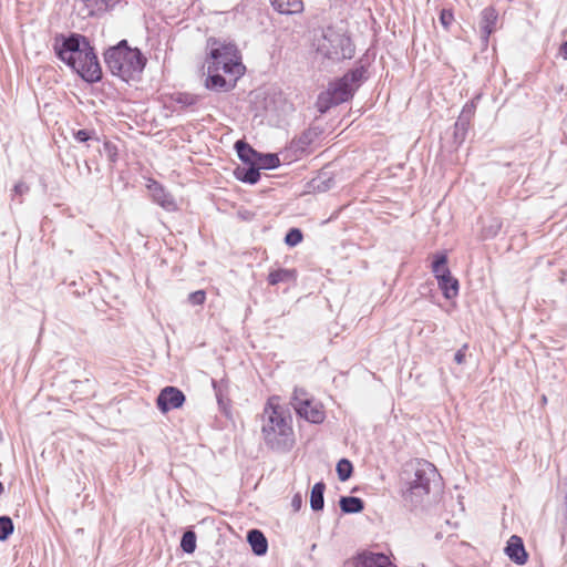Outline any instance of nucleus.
Wrapping results in <instances>:
<instances>
[{"label": "nucleus", "mask_w": 567, "mask_h": 567, "mask_svg": "<svg viewBox=\"0 0 567 567\" xmlns=\"http://www.w3.org/2000/svg\"><path fill=\"white\" fill-rule=\"evenodd\" d=\"M442 478L436 467L421 458L406 462L399 475L403 506L415 513L429 511L439 502Z\"/></svg>", "instance_id": "obj_1"}, {"label": "nucleus", "mask_w": 567, "mask_h": 567, "mask_svg": "<svg viewBox=\"0 0 567 567\" xmlns=\"http://www.w3.org/2000/svg\"><path fill=\"white\" fill-rule=\"evenodd\" d=\"M52 47L56 58L84 82L93 84L102 80V68L87 37L76 32L56 33Z\"/></svg>", "instance_id": "obj_2"}, {"label": "nucleus", "mask_w": 567, "mask_h": 567, "mask_svg": "<svg viewBox=\"0 0 567 567\" xmlns=\"http://www.w3.org/2000/svg\"><path fill=\"white\" fill-rule=\"evenodd\" d=\"M290 411L278 403V398H269L262 413L261 434L266 445L277 452L289 451L293 443Z\"/></svg>", "instance_id": "obj_3"}, {"label": "nucleus", "mask_w": 567, "mask_h": 567, "mask_svg": "<svg viewBox=\"0 0 567 567\" xmlns=\"http://www.w3.org/2000/svg\"><path fill=\"white\" fill-rule=\"evenodd\" d=\"M104 62L113 75L128 82L143 72L147 60L140 49L131 48L126 40H121L105 51Z\"/></svg>", "instance_id": "obj_4"}, {"label": "nucleus", "mask_w": 567, "mask_h": 567, "mask_svg": "<svg viewBox=\"0 0 567 567\" xmlns=\"http://www.w3.org/2000/svg\"><path fill=\"white\" fill-rule=\"evenodd\" d=\"M207 49L209 51L207 65H214L223 70L225 74L234 76V81H237L244 74L245 66L234 43L209 38Z\"/></svg>", "instance_id": "obj_5"}, {"label": "nucleus", "mask_w": 567, "mask_h": 567, "mask_svg": "<svg viewBox=\"0 0 567 567\" xmlns=\"http://www.w3.org/2000/svg\"><path fill=\"white\" fill-rule=\"evenodd\" d=\"M354 51L355 48L350 37L333 28L324 30L317 44V53L332 62L352 59Z\"/></svg>", "instance_id": "obj_6"}, {"label": "nucleus", "mask_w": 567, "mask_h": 567, "mask_svg": "<svg viewBox=\"0 0 567 567\" xmlns=\"http://www.w3.org/2000/svg\"><path fill=\"white\" fill-rule=\"evenodd\" d=\"M291 405L299 417L310 423L321 424L324 421L323 406L319 403H313L302 389H295Z\"/></svg>", "instance_id": "obj_7"}, {"label": "nucleus", "mask_w": 567, "mask_h": 567, "mask_svg": "<svg viewBox=\"0 0 567 567\" xmlns=\"http://www.w3.org/2000/svg\"><path fill=\"white\" fill-rule=\"evenodd\" d=\"M186 396L182 390L176 386H165L156 398V406L162 413L179 409L184 405Z\"/></svg>", "instance_id": "obj_8"}, {"label": "nucleus", "mask_w": 567, "mask_h": 567, "mask_svg": "<svg viewBox=\"0 0 567 567\" xmlns=\"http://www.w3.org/2000/svg\"><path fill=\"white\" fill-rule=\"evenodd\" d=\"M353 567H390V556L381 551L361 550L352 558Z\"/></svg>", "instance_id": "obj_9"}, {"label": "nucleus", "mask_w": 567, "mask_h": 567, "mask_svg": "<svg viewBox=\"0 0 567 567\" xmlns=\"http://www.w3.org/2000/svg\"><path fill=\"white\" fill-rule=\"evenodd\" d=\"M220 71L221 70L214 65H207V78L205 80L206 89L216 92H228L235 86L236 81H234V76L227 81L225 76L220 74Z\"/></svg>", "instance_id": "obj_10"}, {"label": "nucleus", "mask_w": 567, "mask_h": 567, "mask_svg": "<svg viewBox=\"0 0 567 567\" xmlns=\"http://www.w3.org/2000/svg\"><path fill=\"white\" fill-rule=\"evenodd\" d=\"M147 188L151 193L154 203L166 209L173 212L176 209V203L174 197L166 192L164 186L155 179H150Z\"/></svg>", "instance_id": "obj_11"}, {"label": "nucleus", "mask_w": 567, "mask_h": 567, "mask_svg": "<svg viewBox=\"0 0 567 567\" xmlns=\"http://www.w3.org/2000/svg\"><path fill=\"white\" fill-rule=\"evenodd\" d=\"M497 20H498V13L494 7H486L481 12L480 29H481V39H482L484 47H487L489 35L496 31Z\"/></svg>", "instance_id": "obj_12"}, {"label": "nucleus", "mask_w": 567, "mask_h": 567, "mask_svg": "<svg viewBox=\"0 0 567 567\" xmlns=\"http://www.w3.org/2000/svg\"><path fill=\"white\" fill-rule=\"evenodd\" d=\"M474 103H466L454 125V141L458 144L463 143L470 127L471 121L474 116Z\"/></svg>", "instance_id": "obj_13"}, {"label": "nucleus", "mask_w": 567, "mask_h": 567, "mask_svg": "<svg viewBox=\"0 0 567 567\" xmlns=\"http://www.w3.org/2000/svg\"><path fill=\"white\" fill-rule=\"evenodd\" d=\"M504 551L508 558L517 565H525L527 563L528 554L525 549L523 539L517 535L509 537Z\"/></svg>", "instance_id": "obj_14"}, {"label": "nucleus", "mask_w": 567, "mask_h": 567, "mask_svg": "<svg viewBox=\"0 0 567 567\" xmlns=\"http://www.w3.org/2000/svg\"><path fill=\"white\" fill-rule=\"evenodd\" d=\"M247 542L256 556H264L268 551V540L265 534L257 528L247 532Z\"/></svg>", "instance_id": "obj_15"}, {"label": "nucleus", "mask_w": 567, "mask_h": 567, "mask_svg": "<svg viewBox=\"0 0 567 567\" xmlns=\"http://www.w3.org/2000/svg\"><path fill=\"white\" fill-rule=\"evenodd\" d=\"M235 150L237 152L238 158L243 162L244 165H256L257 164V158L259 157V152L256 151L246 141H244V140L236 141Z\"/></svg>", "instance_id": "obj_16"}, {"label": "nucleus", "mask_w": 567, "mask_h": 567, "mask_svg": "<svg viewBox=\"0 0 567 567\" xmlns=\"http://www.w3.org/2000/svg\"><path fill=\"white\" fill-rule=\"evenodd\" d=\"M121 0H83L87 16L100 17L113 9Z\"/></svg>", "instance_id": "obj_17"}, {"label": "nucleus", "mask_w": 567, "mask_h": 567, "mask_svg": "<svg viewBox=\"0 0 567 567\" xmlns=\"http://www.w3.org/2000/svg\"><path fill=\"white\" fill-rule=\"evenodd\" d=\"M328 93L331 94L332 97H336L337 102L344 103L352 99L354 94V90L349 86L342 79H339L334 83H331Z\"/></svg>", "instance_id": "obj_18"}, {"label": "nucleus", "mask_w": 567, "mask_h": 567, "mask_svg": "<svg viewBox=\"0 0 567 567\" xmlns=\"http://www.w3.org/2000/svg\"><path fill=\"white\" fill-rule=\"evenodd\" d=\"M235 177L246 184L255 185L260 179V171L257 165L237 166L234 171Z\"/></svg>", "instance_id": "obj_19"}, {"label": "nucleus", "mask_w": 567, "mask_h": 567, "mask_svg": "<svg viewBox=\"0 0 567 567\" xmlns=\"http://www.w3.org/2000/svg\"><path fill=\"white\" fill-rule=\"evenodd\" d=\"M297 270L287 268H277L268 274L267 281L270 286H277L279 284H288L296 281Z\"/></svg>", "instance_id": "obj_20"}, {"label": "nucleus", "mask_w": 567, "mask_h": 567, "mask_svg": "<svg viewBox=\"0 0 567 567\" xmlns=\"http://www.w3.org/2000/svg\"><path fill=\"white\" fill-rule=\"evenodd\" d=\"M212 386L215 392V396L219 405V409L227 414V409L229 406V399L227 398L228 382L225 380L217 381L213 379Z\"/></svg>", "instance_id": "obj_21"}, {"label": "nucleus", "mask_w": 567, "mask_h": 567, "mask_svg": "<svg viewBox=\"0 0 567 567\" xmlns=\"http://www.w3.org/2000/svg\"><path fill=\"white\" fill-rule=\"evenodd\" d=\"M272 8L281 14H293L301 12L303 3L301 0H269Z\"/></svg>", "instance_id": "obj_22"}, {"label": "nucleus", "mask_w": 567, "mask_h": 567, "mask_svg": "<svg viewBox=\"0 0 567 567\" xmlns=\"http://www.w3.org/2000/svg\"><path fill=\"white\" fill-rule=\"evenodd\" d=\"M339 506L343 514H358L364 509V502L357 496H341Z\"/></svg>", "instance_id": "obj_23"}, {"label": "nucleus", "mask_w": 567, "mask_h": 567, "mask_svg": "<svg viewBox=\"0 0 567 567\" xmlns=\"http://www.w3.org/2000/svg\"><path fill=\"white\" fill-rule=\"evenodd\" d=\"M324 491L326 484L320 481L317 482L310 492V507L313 512H320L324 507Z\"/></svg>", "instance_id": "obj_24"}, {"label": "nucleus", "mask_w": 567, "mask_h": 567, "mask_svg": "<svg viewBox=\"0 0 567 567\" xmlns=\"http://www.w3.org/2000/svg\"><path fill=\"white\" fill-rule=\"evenodd\" d=\"M365 73L367 69L361 64L349 70L341 79L355 92L361 85L362 81L365 79Z\"/></svg>", "instance_id": "obj_25"}, {"label": "nucleus", "mask_w": 567, "mask_h": 567, "mask_svg": "<svg viewBox=\"0 0 567 567\" xmlns=\"http://www.w3.org/2000/svg\"><path fill=\"white\" fill-rule=\"evenodd\" d=\"M439 287L446 299H452L458 293V281L452 275L437 279Z\"/></svg>", "instance_id": "obj_26"}, {"label": "nucleus", "mask_w": 567, "mask_h": 567, "mask_svg": "<svg viewBox=\"0 0 567 567\" xmlns=\"http://www.w3.org/2000/svg\"><path fill=\"white\" fill-rule=\"evenodd\" d=\"M432 272L436 279L451 276V271L447 267V257L445 254L435 255L432 262Z\"/></svg>", "instance_id": "obj_27"}, {"label": "nucleus", "mask_w": 567, "mask_h": 567, "mask_svg": "<svg viewBox=\"0 0 567 567\" xmlns=\"http://www.w3.org/2000/svg\"><path fill=\"white\" fill-rule=\"evenodd\" d=\"M258 169H275L280 166V159L275 153H260L257 158Z\"/></svg>", "instance_id": "obj_28"}, {"label": "nucleus", "mask_w": 567, "mask_h": 567, "mask_svg": "<svg viewBox=\"0 0 567 567\" xmlns=\"http://www.w3.org/2000/svg\"><path fill=\"white\" fill-rule=\"evenodd\" d=\"M199 100L200 97L198 95L186 92H176L172 95V101L181 105V109L194 106Z\"/></svg>", "instance_id": "obj_29"}, {"label": "nucleus", "mask_w": 567, "mask_h": 567, "mask_svg": "<svg viewBox=\"0 0 567 567\" xmlns=\"http://www.w3.org/2000/svg\"><path fill=\"white\" fill-rule=\"evenodd\" d=\"M318 136L316 128H308L303 131L298 138L293 140L292 144L296 150L305 151Z\"/></svg>", "instance_id": "obj_30"}, {"label": "nucleus", "mask_w": 567, "mask_h": 567, "mask_svg": "<svg viewBox=\"0 0 567 567\" xmlns=\"http://www.w3.org/2000/svg\"><path fill=\"white\" fill-rule=\"evenodd\" d=\"M340 103L337 102L336 97H332L330 93H328V91H324V92H321L319 95H318V99H317V102H316V106H317V110L318 112H320L321 114H324L326 112H328L332 106H337L339 105Z\"/></svg>", "instance_id": "obj_31"}, {"label": "nucleus", "mask_w": 567, "mask_h": 567, "mask_svg": "<svg viewBox=\"0 0 567 567\" xmlns=\"http://www.w3.org/2000/svg\"><path fill=\"white\" fill-rule=\"evenodd\" d=\"M338 478L341 482L348 481L353 473V465L348 458H341L336 466Z\"/></svg>", "instance_id": "obj_32"}, {"label": "nucleus", "mask_w": 567, "mask_h": 567, "mask_svg": "<svg viewBox=\"0 0 567 567\" xmlns=\"http://www.w3.org/2000/svg\"><path fill=\"white\" fill-rule=\"evenodd\" d=\"M14 532V524L11 517L0 516V542L7 540Z\"/></svg>", "instance_id": "obj_33"}, {"label": "nucleus", "mask_w": 567, "mask_h": 567, "mask_svg": "<svg viewBox=\"0 0 567 567\" xmlns=\"http://www.w3.org/2000/svg\"><path fill=\"white\" fill-rule=\"evenodd\" d=\"M181 548L186 554H193L196 549V534L192 530L185 532L181 539Z\"/></svg>", "instance_id": "obj_34"}, {"label": "nucleus", "mask_w": 567, "mask_h": 567, "mask_svg": "<svg viewBox=\"0 0 567 567\" xmlns=\"http://www.w3.org/2000/svg\"><path fill=\"white\" fill-rule=\"evenodd\" d=\"M73 137L79 143H87V142H100L99 136L96 135L94 130H78L73 132Z\"/></svg>", "instance_id": "obj_35"}, {"label": "nucleus", "mask_w": 567, "mask_h": 567, "mask_svg": "<svg viewBox=\"0 0 567 567\" xmlns=\"http://www.w3.org/2000/svg\"><path fill=\"white\" fill-rule=\"evenodd\" d=\"M303 239V234L299 228H290L285 236V244L289 247H295Z\"/></svg>", "instance_id": "obj_36"}, {"label": "nucleus", "mask_w": 567, "mask_h": 567, "mask_svg": "<svg viewBox=\"0 0 567 567\" xmlns=\"http://www.w3.org/2000/svg\"><path fill=\"white\" fill-rule=\"evenodd\" d=\"M336 184L334 179L332 177H328L326 179L318 178L312 181L313 189L323 193L329 190L331 187H333Z\"/></svg>", "instance_id": "obj_37"}, {"label": "nucleus", "mask_w": 567, "mask_h": 567, "mask_svg": "<svg viewBox=\"0 0 567 567\" xmlns=\"http://www.w3.org/2000/svg\"><path fill=\"white\" fill-rule=\"evenodd\" d=\"M206 300V292L205 290H196L194 292H190L188 295L187 301L192 306H202Z\"/></svg>", "instance_id": "obj_38"}, {"label": "nucleus", "mask_w": 567, "mask_h": 567, "mask_svg": "<svg viewBox=\"0 0 567 567\" xmlns=\"http://www.w3.org/2000/svg\"><path fill=\"white\" fill-rule=\"evenodd\" d=\"M103 147L109 161L115 163L117 159V147L110 141L104 142Z\"/></svg>", "instance_id": "obj_39"}, {"label": "nucleus", "mask_w": 567, "mask_h": 567, "mask_svg": "<svg viewBox=\"0 0 567 567\" xmlns=\"http://www.w3.org/2000/svg\"><path fill=\"white\" fill-rule=\"evenodd\" d=\"M454 21V14L451 10L443 9L440 13V22L445 28L449 29L452 22Z\"/></svg>", "instance_id": "obj_40"}, {"label": "nucleus", "mask_w": 567, "mask_h": 567, "mask_svg": "<svg viewBox=\"0 0 567 567\" xmlns=\"http://www.w3.org/2000/svg\"><path fill=\"white\" fill-rule=\"evenodd\" d=\"M501 229V223L498 220H494L491 226L484 227L485 237H494Z\"/></svg>", "instance_id": "obj_41"}, {"label": "nucleus", "mask_w": 567, "mask_h": 567, "mask_svg": "<svg viewBox=\"0 0 567 567\" xmlns=\"http://www.w3.org/2000/svg\"><path fill=\"white\" fill-rule=\"evenodd\" d=\"M466 350H467V344H464L460 350L456 351V353L454 354V361L457 363V364H463L465 362V357H466Z\"/></svg>", "instance_id": "obj_42"}, {"label": "nucleus", "mask_w": 567, "mask_h": 567, "mask_svg": "<svg viewBox=\"0 0 567 567\" xmlns=\"http://www.w3.org/2000/svg\"><path fill=\"white\" fill-rule=\"evenodd\" d=\"M302 505H303L302 495L300 493L295 494L291 499V507L293 508V511L295 512L300 511Z\"/></svg>", "instance_id": "obj_43"}, {"label": "nucleus", "mask_w": 567, "mask_h": 567, "mask_svg": "<svg viewBox=\"0 0 567 567\" xmlns=\"http://www.w3.org/2000/svg\"><path fill=\"white\" fill-rule=\"evenodd\" d=\"M29 190V187L25 183H17L13 187V192L16 195H22Z\"/></svg>", "instance_id": "obj_44"}, {"label": "nucleus", "mask_w": 567, "mask_h": 567, "mask_svg": "<svg viewBox=\"0 0 567 567\" xmlns=\"http://www.w3.org/2000/svg\"><path fill=\"white\" fill-rule=\"evenodd\" d=\"M560 55L567 60V41H565L559 48Z\"/></svg>", "instance_id": "obj_45"}, {"label": "nucleus", "mask_w": 567, "mask_h": 567, "mask_svg": "<svg viewBox=\"0 0 567 567\" xmlns=\"http://www.w3.org/2000/svg\"><path fill=\"white\" fill-rule=\"evenodd\" d=\"M4 491L3 484L0 482V494H2Z\"/></svg>", "instance_id": "obj_46"}, {"label": "nucleus", "mask_w": 567, "mask_h": 567, "mask_svg": "<svg viewBox=\"0 0 567 567\" xmlns=\"http://www.w3.org/2000/svg\"><path fill=\"white\" fill-rule=\"evenodd\" d=\"M85 166H86V168H87V172L90 173L91 167H90V165H89V163H87V162H85Z\"/></svg>", "instance_id": "obj_47"}, {"label": "nucleus", "mask_w": 567, "mask_h": 567, "mask_svg": "<svg viewBox=\"0 0 567 567\" xmlns=\"http://www.w3.org/2000/svg\"><path fill=\"white\" fill-rule=\"evenodd\" d=\"M390 100V93H386L385 101L388 102Z\"/></svg>", "instance_id": "obj_48"}, {"label": "nucleus", "mask_w": 567, "mask_h": 567, "mask_svg": "<svg viewBox=\"0 0 567 567\" xmlns=\"http://www.w3.org/2000/svg\"><path fill=\"white\" fill-rule=\"evenodd\" d=\"M546 401H547L546 396H545V395H543V398H542V402H546Z\"/></svg>", "instance_id": "obj_49"}, {"label": "nucleus", "mask_w": 567, "mask_h": 567, "mask_svg": "<svg viewBox=\"0 0 567 567\" xmlns=\"http://www.w3.org/2000/svg\"><path fill=\"white\" fill-rule=\"evenodd\" d=\"M392 567H396V566L392 564Z\"/></svg>", "instance_id": "obj_50"}]
</instances>
